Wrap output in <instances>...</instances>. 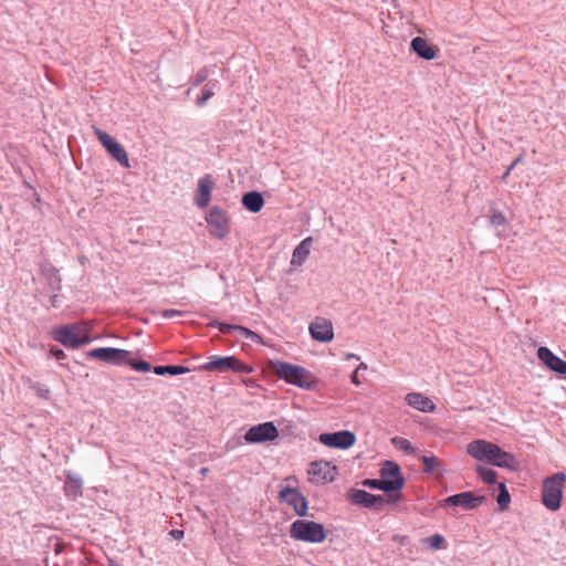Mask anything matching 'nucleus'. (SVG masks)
Masks as SVG:
<instances>
[{
	"label": "nucleus",
	"instance_id": "obj_14",
	"mask_svg": "<svg viewBox=\"0 0 566 566\" xmlns=\"http://www.w3.org/2000/svg\"><path fill=\"white\" fill-rule=\"evenodd\" d=\"M206 220L212 228L211 234L213 237L223 239L229 234V220L224 210H222L220 207H212Z\"/></svg>",
	"mask_w": 566,
	"mask_h": 566
},
{
	"label": "nucleus",
	"instance_id": "obj_31",
	"mask_svg": "<svg viewBox=\"0 0 566 566\" xmlns=\"http://www.w3.org/2000/svg\"><path fill=\"white\" fill-rule=\"evenodd\" d=\"M499 494L496 496V502L501 511H504L509 507L511 502V495L504 482L497 483Z\"/></svg>",
	"mask_w": 566,
	"mask_h": 566
},
{
	"label": "nucleus",
	"instance_id": "obj_3",
	"mask_svg": "<svg viewBox=\"0 0 566 566\" xmlns=\"http://www.w3.org/2000/svg\"><path fill=\"white\" fill-rule=\"evenodd\" d=\"M53 338L66 348L77 349L92 343V336L80 324H66L55 328Z\"/></svg>",
	"mask_w": 566,
	"mask_h": 566
},
{
	"label": "nucleus",
	"instance_id": "obj_13",
	"mask_svg": "<svg viewBox=\"0 0 566 566\" xmlns=\"http://www.w3.org/2000/svg\"><path fill=\"white\" fill-rule=\"evenodd\" d=\"M318 441L329 448L346 450L355 444L356 436L352 431L340 430L336 432L321 433Z\"/></svg>",
	"mask_w": 566,
	"mask_h": 566
},
{
	"label": "nucleus",
	"instance_id": "obj_34",
	"mask_svg": "<svg viewBox=\"0 0 566 566\" xmlns=\"http://www.w3.org/2000/svg\"><path fill=\"white\" fill-rule=\"evenodd\" d=\"M490 222L494 227H502L506 224V217L497 209L490 210Z\"/></svg>",
	"mask_w": 566,
	"mask_h": 566
},
{
	"label": "nucleus",
	"instance_id": "obj_4",
	"mask_svg": "<svg viewBox=\"0 0 566 566\" xmlns=\"http://www.w3.org/2000/svg\"><path fill=\"white\" fill-rule=\"evenodd\" d=\"M290 536L295 541L311 544H319L326 539V531L323 524L308 521L295 520L290 526Z\"/></svg>",
	"mask_w": 566,
	"mask_h": 566
},
{
	"label": "nucleus",
	"instance_id": "obj_12",
	"mask_svg": "<svg viewBox=\"0 0 566 566\" xmlns=\"http://www.w3.org/2000/svg\"><path fill=\"white\" fill-rule=\"evenodd\" d=\"M279 437V430L272 421L252 426L244 434L248 443H263L273 441Z\"/></svg>",
	"mask_w": 566,
	"mask_h": 566
},
{
	"label": "nucleus",
	"instance_id": "obj_48",
	"mask_svg": "<svg viewBox=\"0 0 566 566\" xmlns=\"http://www.w3.org/2000/svg\"><path fill=\"white\" fill-rule=\"evenodd\" d=\"M200 472H201L202 474H206V473L208 472V469H207V468H202V469L200 470Z\"/></svg>",
	"mask_w": 566,
	"mask_h": 566
},
{
	"label": "nucleus",
	"instance_id": "obj_1",
	"mask_svg": "<svg viewBox=\"0 0 566 566\" xmlns=\"http://www.w3.org/2000/svg\"><path fill=\"white\" fill-rule=\"evenodd\" d=\"M468 453L476 460H485L488 463L516 471L518 461L514 454L504 451L500 446L485 441L474 440L468 444Z\"/></svg>",
	"mask_w": 566,
	"mask_h": 566
},
{
	"label": "nucleus",
	"instance_id": "obj_38",
	"mask_svg": "<svg viewBox=\"0 0 566 566\" xmlns=\"http://www.w3.org/2000/svg\"><path fill=\"white\" fill-rule=\"evenodd\" d=\"M373 507L374 510L376 511H381L382 506L388 503L387 502V497H385L384 495H379V494H373Z\"/></svg>",
	"mask_w": 566,
	"mask_h": 566
},
{
	"label": "nucleus",
	"instance_id": "obj_17",
	"mask_svg": "<svg viewBox=\"0 0 566 566\" xmlns=\"http://www.w3.org/2000/svg\"><path fill=\"white\" fill-rule=\"evenodd\" d=\"M209 326L217 327L219 329V332L222 334H232L233 332H238L240 336H242L247 339H250L251 342H254L258 344L262 343V338L259 334H256L255 332H253L244 326L222 323V322H218V321L211 322L209 324Z\"/></svg>",
	"mask_w": 566,
	"mask_h": 566
},
{
	"label": "nucleus",
	"instance_id": "obj_5",
	"mask_svg": "<svg viewBox=\"0 0 566 566\" xmlns=\"http://www.w3.org/2000/svg\"><path fill=\"white\" fill-rule=\"evenodd\" d=\"M379 473L380 481H384V483H391L394 485L391 490L386 489L388 504L398 503L402 497L401 490L405 485V478L401 473L400 467L395 461L387 460L382 463Z\"/></svg>",
	"mask_w": 566,
	"mask_h": 566
},
{
	"label": "nucleus",
	"instance_id": "obj_15",
	"mask_svg": "<svg viewBox=\"0 0 566 566\" xmlns=\"http://www.w3.org/2000/svg\"><path fill=\"white\" fill-rule=\"evenodd\" d=\"M214 186V179L210 174H206L203 177L199 178L193 198L197 207L206 208L209 205Z\"/></svg>",
	"mask_w": 566,
	"mask_h": 566
},
{
	"label": "nucleus",
	"instance_id": "obj_42",
	"mask_svg": "<svg viewBox=\"0 0 566 566\" xmlns=\"http://www.w3.org/2000/svg\"><path fill=\"white\" fill-rule=\"evenodd\" d=\"M50 306L53 307V308H57L59 307V304H60V296H59V292H50Z\"/></svg>",
	"mask_w": 566,
	"mask_h": 566
},
{
	"label": "nucleus",
	"instance_id": "obj_2",
	"mask_svg": "<svg viewBox=\"0 0 566 566\" xmlns=\"http://www.w3.org/2000/svg\"><path fill=\"white\" fill-rule=\"evenodd\" d=\"M271 370L282 380L302 389L314 390L317 379L306 368L282 360L270 361Z\"/></svg>",
	"mask_w": 566,
	"mask_h": 566
},
{
	"label": "nucleus",
	"instance_id": "obj_27",
	"mask_svg": "<svg viewBox=\"0 0 566 566\" xmlns=\"http://www.w3.org/2000/svg\"><path fill=\"white\" fill-rule=\"evenodd\" d=\"M423 464V472L427 474H434L437 476H443L446 470L440 459L434 455H422L420 458Z\"/></svg>",
	"mask_w": 566,
	"mask_h": 566
},
{
	"label": "nucleus",
	"instance_id": "obj_25",
	"mask_svg": "<svg viewBox=\"0 0 566 566\" xmlns=\"http://www.w3.org/2000/svg\"><path fill=\"white\" fill-rule=\"evenodd\" d=\"M242 206L252 213H258L264 207V199L261 192L252 190L242 196Z\"/></svg>",
	"mask_w": 566,
	"mask_h": 566
},
{
	"label": "nucleus",
	"instance_id": "obj_16",
	"mask_svg": "<svg viewBox=\"0 0 566 566\" xmlns=\"http://www.w3.org/2000/svg\"><path fill=\"white\" fill-rule=\"evenodd\" d=\"M537 357L551 370L558 375L566 376V360L556 356L549 348L544 346L539 347L537 349Z\"/></svg>",
	"mask_w": 566,
	"mask_h": 566
},
{
	"label": "nucleus",
	"instance_id": "obj_11",
	"mask_svg": "<svg viewBox=\"0 0 566 566\" xmlns=\"http://www.w3.org/2000/svg\"><path fill=\"white\" fill-rule=\"evenodd\" d=\"M277 499L280 502H284L287 505L292 506L296 515H307L308 502L306 497L296 488L290 485H281Z\"/></svg>",
	"mask_w": 566,
	"mask_h": 566
},
{
	"label": "nucleus",
	"instance_id": "obj_49",
	"mask_svg": "<svg viewBox=\"0 0 566 566\" xmlns=\"http://www.w3.org/2000/svg\"><path fill=\"white\" fill-rule=\"evenodd\" d=\"M294 478L290 476V478H286L285 481H290V480H293Z\"/></svg>",
	"mask_w": 566,
	"mask_h": 566
},
{
	"label": "nucleus",
	"instance_id": "obj_43",
	"mask_svg": "<svg viewBox=\"0 0 566 566\" xmlns=\"http://www.w3.org/2000/svg\"><path fill=\"white\" fill-rule=\"evenodd\" d=\"M169 535L175 539H181L185 535L182 530H171Z\"/></svg>",
	"mask_w": 566,
	"mask_h": 566
},
{
	"label": "nucleus",
	"instance_id": "obj_45",
	"mask_svg": "<svg viewBox=\"0 0 566 566\" xmlns=\"http://www.w3.org/2000/svg\"><path fill=\"white\" fill-rule=\"evenodd\" d=\"M514 169V167L512 165H510L506 170L504 171V174L502 175L501 177V180L502 181H506L507 177L510 176L511 171Z\"/></svg>",
	"mask_w": 566,
	"mask_h": 566
},
{
	"label": "nucleus",
	"instance_id": "obj_22",
	"mask_svg": "<svg viewBox=\"0 0 566 566\" xmlns=\"http://www.w3.org/2000/svg\"><path fill=\"white\" fill-rule=\"evenodd\" d=\"M335 472L336 467H331L328 462H313L311 464L310 473L316 482H332Z\"/></svg>",
	"mask_w": 566,
	"mask_h": 566
},
{
	"label": "nucleus",
	"instance_id": "obj_8",
	"mask_svg": "<svg viewBox=\"0 0 566 566\" xmlns=\"http://www.w3.org/2000/svg\"><path fill=\"white\" fill-rule=\"evenodd\" d=\"M486 501L485 495H475L470 491L450 495L439 502V506L443 509L461 507L465 511L475 510L479 505Z\"/></svg>",
	"mask_w": 566,
	"mask_h": 566
},
{
	"label": "nucleus",
	"instance_id": "obj_26",
	"mask_svg": "<svg viewBox=\"0 0 566 566\" xmlns=\"http://www.w3.org/2000/svg\"><path fill=\"white\" fill-rule=\"evenodd\" d=\"M312 242V237H307L295 247L291 260L292 265L300 266L306 261L311 251Z\"/></svg>",
	"mask_w": 566,
	"mask_h": 566
},
{
	"label": "nucleus",
	"instance_id": "obj_24",
	"mask_svg": "<svg viewBox=\"0 0 566 566\" xmlns=\"http://www.w3.org/2000/svg\"><path fill=\"white\" fill-rule=\"evenodd\" d=\"M347 500L356 506L371 509L373 507V494L365 490L352 488L347 492Z\"/></svg>",
	"mask_w": 566,
	"mask_h": 566
},
{
	"label": "nucleus",
	"instance_id": "obj_35",
	"mask_svg": "<svg viewBox=\"0 0 566 566\" xmlns=\"http://www.w3.org/2000/svg\"><path fill=\"white\" fill-rule=\"evenodd\" d=\"M209 75H210L209 67L203 66L196 73L195 76H192L190 78V84L192 86H199L200 84H202L203 82H206L208 80Z\"/></svg>",
	"mask_w": 566,
	"mask_h": 566
},
{
	"label": "nucleus",
	"instance_id": "obj_39",
	"mask_svg": "<svg viewBox=\"0 0 566 566\" xmlns=\"http://www.w3.org/2000/svg\"><path fill=\"white\" fill-rule=\"evenodd\" d=\"M184 312L182 311H179V310H172V308H169V310H164L160 312V315L161 317L166 318V319H169V318H172V317H176V316H184Z\"/></svg>",
	"mask_w": 566,
	"mask_h": 566
},
{
	"label": "nucleus",
	"instance_id": "obj_40",
	"mask_svg": "<svg viewBox=\"0 0 566 566\" xmlns=\"http://www.w3.org/2000/svg\"><path fill=\"white\" fill-rule=\"evenodd\" d=\"M50 354L51 356H53L54 358H56L57 360H62L66 357L64 350L57 346H52L50 348Z\"/></svg>",
	"mask_w": 566,
	"mask_h": 566
},
{
	"label": "nucleus",
	"instance_id": "obj_37",
	"mask_svg": "<svg viewBox=\"0 0 566 566\" xmlns=\"http://www.w3.org/2000/svg\"><path fill=\"white\" fill-rule=\"evenodd\" d=\"M426 542L428 543L429 547L431 549H441L443 547V544L446 542L444 537L441 534H433L429 536Z\"/></svg>",
	"mask_w": 566,
	"mask_h": 566
},
{
	"label": "nucleus",
	"instance_id": "obj_33",
	"mask_svg": "<svg viewBox=\"0 0 566 566\" xmlns=\"http://www.w3.org/2000/svg\"><path fill=\"white\" fill-rule=\"evenodd\" d=\"M125 365L130 366L134 370L139 373H147L151 369L150 363L142 359H133L130 356L127 358Z\"/></svg>",
	"mask_w": 566,
	"mask_h": 566
},
{
	"label": "nucleus",
	"instance_id": "obj_7",
	"mask_svg": "<svg viewBox=\"0 0 566 566\" xmlns=\"http://www.w3.org/2000/svg\"><path fill=\"white\" fill-rule=\"evenodd\" d=\"M206 371H233L238 374H251L254 368L235 356H210L209 360L201 366Z\"/></svg>",
	"mask_w": 566,
	"mask_h": 566
},
{
	"label": "nucleus",
	"instance_id": "obj_50",
	"mask_svg": "<svg viewBox=\"0 0 566 566\" xmlns=\"http://www.w3.org/2000/svg\"><path fill=\"white\" fill-rule=\"evenodd\" d=\"M109 566H118L117 564L111 563Z\"/></svg>",
	"mask_w": 566,
	"mask_h": 566
},
{
	"label": "nucleus",
	"instance_id": "obj_36",
	"mask_svg": "<svg viewBox=\"0 0 566 566\" xmlns=\"http://www.w3.org/2000/svg\"><path fill=\"white\" fill-rule=\"evenodd\" d=\"M391 442L394 446H396L398 449L411 454L415 452V448L411 446L410 441L401 438V437H395L391 439Z\"/></svg>",
	"mask_w": 566,
	"mask_h": 566
},
{
	"label": "nucleus",
	"instance_id": "obj_19",
	"mask_svg": "<svg viewBox=\"0 0 566 566\" xmlns=\"http://www.w3.org/2000/svg\"><path fill=\"white\" fill-rule=\"evenodd\" d=\"M310 334L317 342L328 343L334 337L333 325L328 319H316L310 325Z\"/></svg>",
	"mask_w": 566,
	"mask_h": 566
},
{
	"label": "nucleus",
	"instance_id": "obj_46",
	"mask_svg": "<svg viewBox=\"0 0 566 566\" xmlns=\"http://www.w3.org/2000/svg\"><path fill=\"white\" fill-rule=\"evenodd\" d=\"M346 359H359V356L356 354L348 353L346 354Z\"/></svg>",
	"mask_w": 566,
	"mask_h": 566
},
{
	"label": "nucleus",
	"instance_id": "obj_44",
	"mask_svg": "<svg viewBox=\"0 0 566 566\" xmlns=\"http://www.w3.org/2000/svg\"><path fill=\"white\" fill-rule=\"evenodd\" d=\"M524 160V151H522L513 161L512 166L515 168L516 165L521 164Z\"/></svg>",
	"mask_w": 566,
	"mask_h": 566
},
{
	"label": "nucleus",
	"instance_id": "obj_28",
	"mask_svg": "<svg viewBox=\"0 0 566 566\" xmlns=\"http://www.w3.org/2000/svg\"><path fill=\"white\" fill-rule=\"evenodd\" d=\"M153 371L158 376H177L189 373L190 368L179 365H158L153 368Z\"/></svg>",
	"mask_w": 566,
	"mask_h": 566
},
{
	"label": "nucleus",
	"instance_id": "obj_47",
	"mask_svg": "<svg viewBox=\"0 0 566 566\" xmlns=\"http://www.w3.org/2000/svg\"><path fill=\"white\" fill-rule=\"evenodd\" d=\"M247 386H253L254 385V380L251 379V378H248V379H243L242 380Z\"/></svg>",
	"mask_w": 566,
	"mask_h": 566
},
{
	"label": "nucleus",
	"instance_id": "obj_41",
	"mask_svg": "<svg viewBox=\"0 0 566 566\" xmlns=\"http://www.w3.org/2000/svg\"><path fill=\"white\" fill-rule=\"evenodd\" d=\"M366 368H367V366H366L364 363H361V364H360V365H359V366L354 370V373H353V374H352V376H350V381H352L354 385L358 386V385L360 384V381H359V379H358V370H359V369H366Z\"/></svg>",
	"mask_w": 566,
	"mask_h": 566
},
{
	"label": "nucleus",
	"instance_id": "obj_30",
	"mask_svg": "<svg viewBox=\"0 0 566 566\" xmlns=\"http://www.w3.org/2000/svg\"><path fill=\"white\" fill-rule=\"evenodd\" d=\"M476 472H478V475L481 478V480L486 483V484H497V472L494 471L493 469H490V468H486V467H483V465H478L476 467Z\"/></svg>",
	"mask_w": 566,
	"mask_h": 566
},
{
	"label": "nucleus",
	"instance_id": "obj_9",
	"mask_svg": "<svg viewBox=\"0 0 566 566\" xmlns=\"http://www.w3.org/2000/svg\"><path fill=\"white\" fill-rule=\"evenodd\" d=\"M93 132L97 137L98 142L107 150V153L124 168H129V158L125 148L111 135L101 128L93 126Z\"/></svg>",
	"mask_w": 566,
	"mask_h": 566
},
{
	"label": "nucleus",
	"instance_id": "obj_10",
	"mask_svg": "<svg viewBox=\"0 0 566 566\" xmlns=\"http://www.w3.org/2000/svg\"><path fill=\"white\" fill-rule=\"evenodd\" d=\"M84 355L88 359H96L106 364L123 366L130 356V352L115 347H99L87 350Z\"/></svg>",
	"mask_w": 566,
	"mask_h": 566
},
{
	"label": "nucleus",
	"instance_id": "obj_23",
	"mask_svg": "<svg viewBox=\"0 0 566 566\" xmlns=\"http://www.w3.org/2000/svg\"><path fill=\"white\" fill-rule=\"evenodd\" d=\"M405 399L410 407L419 411L433 412L436 410L433 401L420 392H409Z\"/></svg>",
	"mask_w": 566,
	"mask_h": 566
},
{
	"label": "nucleus",
	"instance_id": "obj_20",
	"mask_svg": "<svg viewBox=\"0 0 566 566\" xmlns=\"http://www.w3.org/2000/svg\"><path fill=\"white\" fill-rule=\"evenodd\" d=\"M41 274L46 281V292H60L62 290V277L52 263L44 262L41 264Z\"/></svg>",
	"mask_w": 566,
	"mask_h": 566
},
{
	"label": "nucleus",
	"instance_id": "obj_18",
	"mask_svg": "<svg viewBox=\"0 0 566 566\" xmlns=\"http://www.w3.org/2000/svg\"><path fill=\"white\" fill-rule=\"evenodd\" d=\"M410 51L426 61L434 60L439 53V49L436 45L430 44L421 36H416L411 40Z\"/></svg>",
	"mask_w": 566,
	"mask_h": 566
},
{
	"label": "nucleus",
	"instance_id": "obj_29",
	"mask_svg": "<svg viewBox=\"0 0 566 566\" xmlns=\"http://www.w3.org/2000/svg\"><path fill=\"white\" fill-rule=\"evenodd\" d=\"M219 87L218 80H210L202 88L201 95L197 98V105L199 107L206 105V103L214 95V91Z\"/></svg>",
	"mask_w": 566,
	"mask_h": 566
},
{
	"label": "nucleus",
	"instance_id": "obj_21",
	"mask_svg": "<svg viewBox=\"0 0 566 566\" xmlns=\"http://www.w3.org/2000/svg\"><path fill=\"white\" fill-rule=\"evenodd\" d=\"M64 494L70 500H76L83 494V480L72 472L65 473V482L63 486Z\"/></svg>",
	"mask_w": 566,
	"mask_h": 566
},
{
	"label": "nucleus",
	"instance_id": "obj_6",
	"mask_svg": "<svg viewBox=\"0 0 566 566\" xmlns=\"http://www.w3.org/2000/svg\"><path fill=\"white\" fill-rule=\"evenodd\" d=\"M565 479L566 475L563 472H557L544 480L542 502L546 509L557 511L560 507Z\"/></svg>",
	"mask_w": 566,
	"mask_h": 566
},
{
	"label": "nucleus",
	"instance_id": "obj_32",
	"mask_svg": "<svg viewBox=\"0 0 566 566\" xmlns=\"http://www.w3.org/2000/svg\"><path fill=\"white\" fill-rule=\"evenodd\" d=\"M360 484L365 488L371 489V490H380L386 493V489H392L391 483H384V481H380V479H365L360 482Z\"/></svg>",
	"mask_w": 566,
	"mask_h": 566
}]
</instances>
